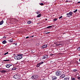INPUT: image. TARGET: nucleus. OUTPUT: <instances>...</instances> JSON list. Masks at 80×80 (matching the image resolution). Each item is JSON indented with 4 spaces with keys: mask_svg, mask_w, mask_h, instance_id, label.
Wrapping results in <instances>:
<instances>
[{
    "mask_svg": "<svg viewBox=\"0 0 80 80\" xmlns=\"http://www.w3.org/2000/svg\"><path fill=\"white\" fill-rule=\"evenodd\" d=\"M62 74V72L58 70L55 72V75L57 76H60Z\"/></svg>",
    "mask_w": 80,
    "mask_h": 80,
    "instance_id": "f257e3e1",
    "label": "nucleus"
},
{
    "mask_svg": "<svg viewBox=\"0 0 80 80\" xmlns=\"http://www.w3.org/2000/svg\"><path fill=\"white\" fill-rule=\"evenodd\" d=\"M13 78L15 79H17V80H19L20 79V76L19 75H15L13 76Z\"/></svg>",
    "mask_w": 80,
    "mask_h": 80,
    "instance_id": "f03ea898",
    "label": "nucleus"
},
{
    "mask_svg": "<svg viewBox=\"0 0 80 80\" xmlns=\"http://www.w3.org/2000/svg\"><path fill=\"white\" fill-rule=\"evenodd\" d=\"M14 58L16 60H20V59H21L22 58V57L20 58V56H19L18 54L17 56L14 57Z\"/></svg>",
    "mask_w": 80,
    "mask_h": 80,
    "instance_id": "7ed1b4c3",
    "label": "nucleus"
},
{
    "mask_svg": "<svg viewBox=\"0 0 80 80\" xmlns=\"http://www.w3.org/2000/svg\"><path fill=\"white\" fill-rule=\"evenodd\" d=\"M73 12H70L68 13H67L66 15L68 17H72V15H73Z\"/></svg>",
    "mask_w": 80,
    "mask_h": 80,
    "instance_id": "20e7f679",
    "label": "nucleus"
},
{
    "mask_svg": "<svg viewBox=\"0 0 80 80\" xmlns=\"http://www.w3.org/2000/svg\"><path fill=\"white\" fill-rule=\"evenodd\" d=\"M38 78V76L37 75H32L31 77V79H37Z\"/></svg>",
    "mask_w": 80,
    "mask_h": 80,
    "instance_id": "39448f33",
    "label": "nucleus"
},
{
    "mask_svg": "<svg viewBox=\"0 0 80 80\" xmlns=\"http://www.w3.org/2000/svg\"><path fill=\"white\" fill-rule=\"evenodd\" d=\"M48 58V55L44 54L43 56V59H47Z\"/></svg>",
    "mask_w": 80,
    "mask_h": 80,
    "instance_id": "423d86ee",
    "label": "nucleus"
},
{
    "mask_svg": "<svg viewBox=\"0 0 80 80\" xmlns=\"http://www.w3.org/2000/svg\"><path fill=\"white\" fill-rule=\"evenodd\" d=\"M52 80H56L57 79V77L55 76H52Z\"/></svg>",
    "mask_w": 80,
    "mask_h": 80,
    "instance_id": "0eeeda50",
    "label": "nucleus"
},
{
    "mask_svg": "<svg viewBox=\"0 0 80 80\" xmlns=\"http://www.w3.org/2000/svg\"><path fill=\"white\" fill-rule=\"evenodd\" d=\"M63 80H70V77L69 76L66 77L64 78Z\"/></svg>",
    "mask_w": 80,
    "mask_h": 80,
    "instance_id": "6e6552de",
    "label": "nucleus"
},
{
    "mask_svg": "<svg viewBox=\"0 0 80 80\" xmlns=\"http://www.w3.org/2000/svg\"><path fill=\"white\" fill-rule=\"evenodd\" d=\"M11 66H12V65L9 64H7L6 65V67H7V68H10V67H11Z\"/></svg>",
    "mask_w": 80,
    "mask_h": 80,
    "instance_id": "1a4fd4ad",
    "label": "nucleus"
},
{
    "mask_svg": "<svg viewBox=\"0 0 80 80\" xmlns=\"http://www.w3.org/2000/svg\"><path fill=\"white\" fill-rule=\"evenodd\" d=\"M54 27V25H52V26H50L47 27V28H53Z\"/></svg>",
    "mask_w": 80,
    "mask_h": 80,
    "instance_id": "9d476101",
    "label": "nucleus"
},
{
    "mask_svg": "<svg viewBox=\"0 0 80 80\" xmlns=\"http://www.w3.org/2000/svg\"><path fill=\"white\" fill-rule=\"evenodd\" d=\"M65 77V74H62L60 76V78H64Z\"/></svg>",
    "mask_w": 80,
    "mask_h": 80,
    "instance_id": "9b49d317",
    "label": "nucleus"
},
{
    "mask_svg": "<svg viewBox=\"0 0 80 80\" xmlns=\"http://www.w3.org/2000/svg\"><path fill=\"white\" fill-rule=\"evenodd\" d=\"M47 45H44L42 46V48H47Z\"/></svg>",
    "mask_w": 80,
    "mask_h": 80,
    "instance_id": "f8f14e48",
    "label": "nucleus"
},
{
    "mask_svg": "<svg viewBox=\"0 0 80 80\" xmlns=\"http://www.w3.org/2000/svg\"><path fill=\"white\" fill-rule=\"evenodd\" d=\"M0 72L1 73H5V72H7V71L6 70H2Z\"/></svg>",
    "mask_w": 80,
    "mask_h": 80,
    "instance_id": "ddd939ff",
    "label": "nucleus"
},
{
    "mask_svg": "<svg viewBox=\"0 0 80 80\" xmlns=\"http://www.w3.org/2000/svg\"><path fill=\"white\" fill-rule=\"evenodd\" d=\"M8 42H10L12 43V42H13V39H9L8 40Z\"/></svg>",
    "mask_w": 80,
    "mask_h": 80,
    "instance_id": "4468645a",
    "label": "nucleus"
},
{
    "mask_svg": "<svg viewBox=\"0 0 80 80\" xmlns=\"http://www.w3.org/2000/svg\"><path fill=\"white\" fill-rule=\"evenodd\" d=\"M4 22H3V20H2L1 22H0V25H1Z\"/></svg>",
    "mask_w": 80,
    "mask_h": 80,
    "instance_id": "2eb2a0df",
    "label": "nucleus"
},
{
    "mask_svg": "<svg viewBox=\"0 0 80 80\" xmlns=\"http://www.w3.org/2000/svg\"><path fill=\"white\" fill-rule=\"evenodd\" d=\"M6 43H7V41H6L5 40H4L2 41L3 44H5Z\"/></svg>",
    "mask_w": 80,
    "mask_h": 80,
    "instance_id": "dca6fc26",
    "label": "nucleus"
},
{
    "mask_svg": "<svg viewBox=\"0 0 80 80\" xmlns=\"http://www.w3.org/2000/svg\"><path fill=\"white\" fill-rule=\"evenodd\" d=\"M18 55H19V56H20V58L22 57V58H23V57L22 56V55H23V54H18Z\"/></svg>",
    "mask_w": 80,
    "mask_h": 80,
    "instance_id": "f3484780",
    "label": "nucleus"
},
{
    "mask_svg": "<svg viewBox=\"0 0 80 80\" xmlns=\"http://www.w3.org/2000/svg\"><path fill=\"white\" fill-rule=\"evenodd\" d=\"M32 23V21H28V24H30Z\"/></svg>",
    "mask_w": 80,
    "mask_h": 80,
    "instance_id": "a211bd4d",
    "label": "nucleus"
},
{
    "mask_svg": "<svg viewBox=\"0 0 80 80\" xmlns=\"http://www.w3.org/2000/svg\"><path fill=\"white\" fill-rule=\"evenodd\" d=\"M40 66V64H39V63H38L37 64V67H39Z\"/></svg>",
    "mask_w": 80,
    "mask_h": 80,
    "instance_id": "6ab92c4d",
    "label": "nucleus"
},
{
    "mask_svg": "<svg viewBox=\"0 0 80 80\" xmlns=\"http://www.w3.org/2000/svg\"><path fill=\"white\" fill-rule=\"evenodd\" d=\"M60 45H62V44H56V46H60Z\"/></svg>",
    "mask_w": 80,
    "mask_h": 80,
    "instance_id": "aec40b11",
    "label": "nucleus"
},
{
    "mask_svg": "<svg viewBox=\"0 0 80 80\" xmlns=\"http://www.w3.org/2000/svg\"><path fill=\"white\" fill-rule=\"evenodd\" d=\"M43 63H44L43 62H41L39 63V65H42V64H43Z\"/></svg>",
    "mask_w": 80,
    "mask_h": 80,
    "instance_id": "412c9836",
    "label": "nucleus"
},
{
    "mask_svg": "<svg viewBox=\"0 0 80 80\" xmlns=\"http://www.w3.org/2000/svg\"><path fill=\"white\" fill-rule=\"evenodd\" d=\"M53 21H54V22H56V21H57V18H55L53 19Z\"/></svg>",
    "mask_w": 80,
    "mask_h": 80,
    "instance_id": "4be33fe9",
    "label": "nucleus"
},
{
    "mask_svg": "<svg viewBox=\"0 0 80 80\" xmlns=\"http://www.w3.org/2000/svg\"><path fill=\"white\" fill-rule=\"evenodd\" d=\"M77 70L76 69H74L73 70V72H77Z\"/></svg>",
    "mask_w": 80,
    "mask_h": 80,
    "instance_id": "5701e85b",
    "label": "nucleus"
},
{
    "mask_svg": "<svg viewBox=\"0 0 80 80\" xmlns=\"http://www.w3.org/2000/svg\"><path fill=\"white\" fill-rule=\"evenodd\" d=\"M17 69V68H12V70H15Z\"/></svg>",
    "mask_w": 80,
    "mask_h": 80,
    "instance_id": "b1692460",
    "label": "nucleus"
},
{
    "mask_svg": "<svg viewBox=\"0 0 80 80\" xmlns=\"http://www.w3.org/2000/svg\"><path fill=\"white\" fill-rule=\"evenodd\" d=\"M10 60L8 59V60H3V61H4V62H8V61H9Z\"/></svg>",
    "mask_w": 80,
    "mask_h": 80,
    "instance_id": "393cba45",
    "label": "nucleus"
},
{
    "mask_svg": "<svg viewBox=\"0 0 80 80\" xmlns=\"http://www.w3.org/2000/svg\"><path fill=\"white\" fill-rule=\"evenodd\" d=\"M41 16V14H39L37 16V17H38V18L40 17Z\"/></svg>",
    "mask_w": 80,
    "mask_h": 80,
    "instance_id": "a878e982",
    "label": "nucleus"
},
{
    "mask_svg": "<svg viewBox=\"0 0 80 80\" xmlns=\"http://www.w3.org/2000/svg\"><path fill=\"white\" fill-rule=\"evenodd\" d=\"M77 12V9H76L75 11H73L74 13H76Z\"/></svg>",
    "mask_w": 80,
    "mask_h": 80,
    "instance_id": "bb28decb",
    "label": "nucleus"
},
{
    "mask_svg": "<svg viewBox=\"0 0 80 80\" xmlns=\"http://www.w3.org/2000/svg\"><path fill=\"white\" fill-rule=\"evenodd\" d=\"M36 46H39L40 45V44L39 43H37L36 44Z\"/></svg>",
    "mask_w": 80,
    "mask_h": 80,
    "instance_id": "cd10ccee",
    "label": "nucleus"
},
{
    "mask_svg": "<svg viewBox=\"0 0 80 80\" xmlns=\"http://www.w3.org/2000/svg\"><path fill=\"white\" fill-rule=\"evenodd\" d=\"M40 5H41L42 6L43 5V3H40Z\"/></svg>",
    "mask_w": 80,
    "mask_h": 80,
    "instance_id": "c85d7f7f",
    "label": "nucleus"
},
{
    "mask_svg": "<svg viewBox=\"0 0 80 80\" xmlns=\"http://www.w3.org/2000/svg\"><path fill=\"white\" fill-rule=\"evenodd\" d=\"M8 52H7L4 53V55H6L7 54H8Z\"/></svg>",
    "mask_w": 80,
    "mask_h": 80,
    "instance_id": "c756f323",
    "label": "nucleus"
},
{
    "mask_svg": "<svg viewBox=\"0 0 80 80\" xmlns=\"http://www.w3.org/2000/svg\"><path fill=\"white\" fill-rule=\"evenodd\" d=\"M62 18V16H61L59 17V19H60L61 18Z\"/></svg>",
    "mask_w": 80,
    "mask_h": 80,
    "instance_id": "7c9ffc66",
    "label": "nucleus"
},
{
    "mask_svg": "<svg viewBox=\"0 0 80 80\" xmlns=\"http://www.w3.org/2000/svg\"><path fill=\"white\" fill-rule=\"evenodd\" d=\"M78 50L79 51H80V47H79L78 48Z\"/></svg>",
    "mask_w": 80,
    "mask_h": 80,
    "instance_id": "2f4dec72",
    "label": "nucleus"
},
{
    "mask_svg": "<svg viewBox=\"0 0 80 80\" xmlns=\"http://www.w3.org/2000/svg\"><path fill=\"white\" fill-rule=\"evenodd\" d=\"M36 13H37V14H38H38H39V13H40V12H39V11H38V12H36Z\"/></svg>",
    "mask_w": 80,
    "mask_h": 80,
    "instance_id": "473e14b6",
    "label": "nucleus"
},
{
    "mask_svg": "<svg viewBox=\"0 0 80 80\" xmlns=\"http://www.w3.org/2000/svg\"><path fill=\"white\" fill-rule=\"evenodd\" d=\"M72 80H75V78H72Z\"/></svg>",
    "mask_w": 80,
    "mask_h": 80,
    "instance_id": "72a5a7b5",
    "label": "nucleus"
},
{
    "mask_svg": "<svg viewBox=\"0 0 80 80\" xmlns=\"http://www.w3.org/2000/svg\"><path fill=\"white\" fill-rule=\"evenodd\" d=\"M14 44L15 45L17 46V43H14Z\"/></svg>",
    "mask_w": 80,
    "mask_h": 80,
    "instance_id": "f704fd0d",
    "label": "nucleus"
},
{
    "mask_svg": "<svg viewBox=\"0 0 80 80\" xmlns=\"http://www.w3.org/2000/svg\"><path fill=\"white\" fill-rule=\"evenodd\" d=\"M78 80H80V77H78Z\"/></svg>",
    "mask_w": 80,
    "mask_h": 80,
    "instance_id": "c9c22d12",
    "label": "nucleus"
},
{
    "mask_svg": "<svg viewBox=\"0 0 80 80\" xmlns=\"http://www.w3.org/2000/svg\"><path fill=\"white\" fill-rule=\"evenodd\" d=\"M29 38V37H27L26 38L27 39V38Z\"/></svg>",
    "mask_w": 80,
    "mask_h": 80,
    "instance_id": "e433bc0d",
    "label": "nucleus"
},
{
    "mask_svg": "<svg viewBox=\"0 0 80 80\" xmlns=\"http://www.w3.org/2000/svg\"><path fill=\"white\" fill-rule=\"evenodd\" d=\"M34 37V36H32L30 37V38H31V37L33 38Z\"/></svg>",
    "mask_w": 80,
    "mask_h": 80,
    "instance_id": "4c0bfd02",
    "label": "nucleus"
},
{
    "mask_svg": "<svg viewBox=\"0 0 80 80\" xmlns=\"http://www.w3.org/2000/svg\"><path fill=\"white\" fill-rule=\"evenodd\" d=\"M46 34H47V33H50V32H47L46 33Z\"/></svg>",
    "mask_w": 80,
    "mask_h": 80,
    "instance_id": "58836bf2",
    "label": "nucleus"
},
{
    "mask_svg": "<svg viewBox=\"0 0 80 80\" xmlns=\"http://www.w3.org/2000/svg\"><path fill=\"white\" fill-rule=\"evenodd\" d=\"M7 38V37H6L4 36V37H3V38Z\"/></svg>",
    "mask_w": 80,
    "mask_h": 80,
    "instance_id": "ea45409f",
    "label": "nucleus"
},
{
    "mask_svg": "<svg viewBox=\"0 0 80 80\" xmlns=\"http://www.w3.org/2000/svg\"><path fill=\"white\" fill-rule=\"evenodd\" d=\"M52 55H53V54H51L50 56H52Z\"/></svg>",
    "mask_w": 80,
    "mask_h": 80,
    "instance_id": "a19ab883",
    "label": "nucleus"
},
{
    "mask_svg": "<svg viewBox=\"0 0 80 80\" xmlns=\"http://www.w3.org/2000/svg\"><path fill=\"white\" fill-rule=\"evenodd\" d=\"M78 3H80V2H78Z\"/></svg>",
    "mask_w": 80,
    "mask_h": 80,
    "instance_id": "79ce46f5",
    "label": "nucleus"
},
{
    "mask_svg": "<svg viewBox=\"0 0 80 80\" xmlns=\"http://www.w3.org/2000/svg\"><path fill=\"white\" fill-rule=\"evenodd\" d=\"M46 20H47V19H45Z\"/></svg>",
    "mask_w": 80,
    "mask_h": 80,
    "instance_id": "37998d69",
    "label": "nucleus"
},
{
    "mask_svg": "<svg viewBox=\"0 0 80 80\" xmlns=\"http://www.w3.org/2000/svg\"><path fill=\"white\" fill-rule=\"evenodd\" d=\"M79 61L80 62V58L79 59Z\"/></svg>",
    "mask_w": 80,
    "mask_h": 80,
    "instance_id": "c03bdc74",
    "label": "nucleus"
},
{
    "mask_svg": "<svg viewBox=\"0 0 80 80\" xmlns=\"http://www.w3.org/2000/svg\"><path fill=\"white\" fill-rule=\"evenodd\" d=\"M77 62H78V61H77Z\"/></svg>",
    "mask_w": 80,
    "mask_h": 80,
    "instance_id": "a18cd8bd",
    "label": "nucleus"
}]
</instances>
